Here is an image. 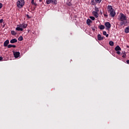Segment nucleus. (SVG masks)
Masks as SVG:
<instances>
[{"instance_id":"f257e3e1","label":"nucleus","mask_w":129,"mask_h":129,"mask_svg":"<svg viewBox=\"0 0 129 129\" xmlns=\"http://www.w3.org/2000/svg\"><path fill=\"white\" fill-rule=\"evenodd\" d=\"M119 21H120V26H123V25H125L127 23V17L125 15L120 13Z\"/></svg>"},{"instance_id":"f03ea898","label":"nucleus","mask_w":129,"mask_h":129,"mask_svg":"<svg viewBox=\"0 0 129 129\" xmlns=\"http://www.w3.org/2000/svg\"><path fill=\"white\" fill-rule=\"evenodd\" d=\"M108 13H109L110 17L112 18H114L115 16V11H114V9L112 8V6H108L107 8Z\"/></svg>"},{"instance_id":"7ed1b4c3","label":"nucleus","mask_w":129,"mask_h":129,"mask_svg":"<svg viewBox=\"0 0 129 129\" xmlns=\"http://www.w3.org/2000/svg\"><path fill=\"white\" fill-rule=\"evenodd\" d=\"M17 5L18 8L21 9V8H23L24 5H25V1L24 0H18L17 3Z\"/></svg>"},{"instance_id":"20e7f679","label":"nucleus","mask_w":129,"mask_h":129,"mask_svg":"<svg viewBox=\"0 0 129 129\" xmlns=\"http://www.w3.org/2000/svg\"><path fill=\"white\" fill-rule=\"evenodd\" d=\"M47 5H50V4H53V5H57V0H46Z\"/></svg>"},{"instance_id":"39448f33","label":"nucleus","mask_w":129,"mask_h":129,"mask_svg":"<svg viewBox=\"0 0 129 129\" xmlns=\"http://www.w3.org/2000/svg\"><path fill=\"white\" fill-rule=\"evenodd\" d=\"M104 25L107 28L106 30H109L110 28H111V24H110V23L109 22H106L104 24Z\"/></svg>"},{"instance_id":"423d86ee","label":"nucleus","mask_w":129,"mask_h":129,"mask_svg":"<svg viewBox=\"0 0 129 129\" xmlns=\"http://www.w3.org/2000/svg\"><path fill=\"white\" fill-rule=\"evenodd\" d=\"M14 55L15 58H19L20 57V53L19 52H14Z\"/></svg>"},{"instance_id":"0eeeda50","label":"nucleus","mask_w":129,"mask_h":129,"mask_svg":"<svg viewBox=\"0 0 129 129\" xmlns=\"http://www.w3.org/2000/svg\"><path fill=\"white\" fill-rule=\"evenodd\" d=\"M97 38H98V40L99 41H101V40H103V39H104V37H101V35L100 34H98Z\"/></svg>"},{"instance_id":"6e6552de","label":"nucleus","mask_w":129,"mask_h":129,"mask_svg":"<svg viewBox=\"0 0 129 129\" xmlns=\"http://www.w3.org/2000/svg\"><path fill=\"white\" fill-rule=\"evenodd\" d=\"M9 43H10V41L8 40L5 41L4 44V47H7V46L9 45Z\"/></svg>"},{"instance_id":"1a4fd4ad","label":"nucleus","mask_w":129,"mask_h":129,"mask_svg":"<svg viewBox=\"0 0 129 129\" xmlns=\"http://www.w3.org/2000/svg\"><path fill=\"white\" fill-rule=\"evenodd\" d=\"M115 51H121V48L119 46L117 45L115 47Z\"/></svg>"},{"instance_id":"9d476101","label":"nucleus","mask_w":129,"mask_h":129,"mask_svg":"<svg viewBox=\"0 0 129 129\" xmlns=\"http://www.w3.org/2000/svg\"><path fill=\"white\" fill-rule=\"evenodd\" d=\"M17 42L18 40H17L16 39H13L10 41V43H11V44H14V43H17Z\"/></svg>"},{"instance_id":"9b49d317","label":"nucleus","mask_w":129,"mask_h":129,"mask_svg":"<svg viewBox=\"0 0 129 129\" xmlns=\"http://www.w3.org/2000/svg\"><path fill=\"white\" fill-rule=\"evenodd\" d=\"M93 16H94V17H95V18H98V13H97L95 11L93 12Z\"/></svg>"},{"instance_id":"f8f14e48","label":"nucleus","mask_w":129,"mask_h":129,"mask_svg":"<svg viewBox=\"0 0 129 129\" xmlns=\"http://www.w3.org/2000/svg\"><path fill=\"white\" fill-rule=\"evenodd\" d=\"M90 23H92V21L89 19H87V24L88 25V26L90 25Z\"/></svg>"},{"instance_id":"ddd939ff","label":"nucleus","mask_w":129,"mask_h":129,"mask_svg":"<svg viewBox=\"0 0 129 129\" xmlns=\"http://www.w3.org/2000/svg\"><path fill=\"white\" fill-rule=\"evenodd\" d=\"M100 30H104V29H105V27H104V25H101L99 27Z\"/></svg>"},{"instance_id":"4468645a","label":"nucleus","mask_w":129,"mask_h":129,"mask_svg":"<svg viewBox=\"0 0 129 129\" xmlns=\"http://www.w3.org/2000/svg\"><path fill=\"white\" fill-rule=\"evenodd\" d=\"M16 31H23V28L17 26V27L16 28Z\"/></svg>"},{"instance_id":"2eb2a0df","label":"nucleus","mask_w":129,"mask_h":129,"mask_svg":"<svg viewBox=\"0 0 129 129\" xmlns=\"http://www.w3.org/2000/svg\"><path fill=\"white\" fill-rule=\"evenodd\" d=\"M125 33H129V26L127 27L124 30Z\"/></svg>"},{"instance_id":"dca6fc26","label":"nucleus","mask_w":129,"mask_h":129,"mask_svg":"<svg viewBox=\"0 0 129 129\" xmlns=\"http://www.w3.org/2000/svg\"><path fill=\"white\" fill-rule=\"evenodd\" d=\"M22 27H23V28H27V27H28V24H22Z\"/></svg>"},{"instance_id":"f3484780","label":"nucleus","mask_w":129,"mask_h":129,"mask_svg":"<svg viewBox=\"0 0 129 129\" xmlns=\"http://www.w3.org/2000/svg\"><path fill=\"white\" fill-rule=\"evenodd\" d=\"M102 0H95V2L97 3V4H100L101 3V1Z\"/></svg>"},{"instance_id":"a211bd4d","label":"nucleus","mask_w":129,"mask_h":129,"mask_svg":"<svg viewBox=\"0 0 129 129\" xmlns=\"http://www.w3.org/2000/svg\"><path fill=\"white\" fill-rule=\"evenodd\" d=\"M109 44L110 46H113V45H114L113 41H110L109 42Z\"/></svg>"},{"instance_id":"6ab92c4d","label":"nucleus","mask_w":129,"mask_h":129,"mask_svg":"<svg viewBox=\"0 0 129 129\" xmlns=\"http://www.w3.org/2000/svg\"><path fill=\"white\" fill-rule=\"evenodd\" d=\"M11 34H12V35H16L17 33H16V32H15V31H12Z\"/></svg>"},{"instance_id":"aec40b11","label":"nucleus","mask_w":129,"mask_h":129,"mask_svg":"<svg viewBox=\"0 0 129 129\" xmlns=\"http://www.w3.org/2000/svg\"><path fill=\"white\" fill-rule=\"evenodd\" d=\"M95 12H96L97 13V12H99V9H98V8L95 7Z\"/></svg>"},{"instance_id":"412c9836","label":"nucleus","mask_w":129,"mask_h":129,"mask_svg":"<svg viewBox=\"0 0 129 129\" xmlns=\"http://www.w3.org/2000/svg\"><path fill=\"white\" fill-rule=\"evenodd\" d=\"M18 40L19 41H23V37L20 36V37L18 38Z\"/></svg>"},{"instance_id":"4be33fe9","label":"nucleus","mask_w":129,"mask_h":129,"mask_svg":"<svg viewBox=\"0 0 129 129\" xmlns=\"http://www.w3.org/2000/svg\"><path fill=\"white\" fill-rule=\"evenodd\" d=\"M90 19H91V20H92V21H94V20H95V18L94 17H90Z\"/></svg>"},{"instance_id":"5701e85b","label":"nucleus","mask_w":129,"mask_h":129,"mask_svg":"<svg viewBox=\"0 0 129 129\" xmlns=\"http://www.w3.org/2000/svg\"><path fill=\"white\" fill-rule=\"evenodd\" d=\"M17 27H19L20 28H21L23 29V25L22 24H20L19 25H17Z\"/></svg>"},{"instance_id":"b1692460","label":"nucleus","mask_w":129,"mask_h":129,"mask_svg":"<svg viewBox=\"0 0 129 129\" xmlns=\"http://www.w3.org/2000/svg\"><path fill=\"white\" fill-rule=\"evenodd\" d=\"M13 47V45L9 44L8 45V48H12Z\"/></svg>"},{"instance_id":"393cba45","label":"nucleus","mask_w":129,"mask_h":129,"mask_svg":"<svg viewBox=\"0 0 129 129\" xmlns=\"http://www.w3.org/2000/svg\"><path fill=\"white\" fill-rule=\"evenodd\" d=\"M92 5H93V6H95V2L93 0L92 1Z\"/></svg>"},{"instance_id":"a878e982","label":"nucleus","mask_w":129,"mask_h":129,"mask_svg":"<svg viewBox=\"0 0 129 129\" xmlns=\"http://www.w3.org/2000/svg\"><path fill=\"white\" fill-rule=\"evenodd\" d=\"M103 34L104 35V36H105L107 34L106 31H103Z\"/></svg>"},{"instance_id":"bb28decb","label":"nucleus","mask_w":129,"mask_h":129,"mask_svg":"<svg viewBox=\"0 0 129 129\" xmlns=\"http://www.w3.org/2000/svg\"><path fill=\"white\" fill-rule=\"evenodd\" d=\"M125 56H126V54L125 53H124L122 57V58H125Z\"/></svg>"},{"instance_id":"cd10ccee","label":"nucleus","mask_w":129,"mask_h":129,"mask_svg":"<svg viewBox=\"0 0 129 129\" xmlns=\"http://www.w3.org/2000/svg\"><path fill=\"white\" fill-rule=\"evenodd\" d=\"M116 53L118 54V55L120 54V52L119 51V50L117 51Z\"/></svg>"},{"instance_id":"c85d7f7f","label":"nucleus","mask_w":129,"mask_h":129,"mask_svg":"<svg viewBox=\"0 0 129 129\" xmlns=\"http://www.w3.org/2000/svg\"><path fill=\"white\" fill-rule=\"evenodd\" d=\"M92 31H95V27H92Z\"/></svg>"},{"instance_id":"c756f323","label":"nucleus","mask_w":129,"mask_h":129,"mask_svg":"<svg viewBox=\"0 0 129 129\" xmlns=\"http://www.w3.org/2000/svg\"><path fill=\"white\" fill-rule=\"evenodd\" d=\"M3 22H4V19H1L0 20V24H2V23H3Z\"/></svg>"},{"instance_id":"7c9ffc66","label":"nucleus","mask_w":129,"mask_h":129,"mask_svg":"<svg viewBox=\"0 0 129 129\" xmlns=\"http://www.w3.org/2000/svg\"><path fill=\"white\" fill-rule=\"evenodd\" d=\"M3 8V4L0 3V9H2Z\"/></svg>"},{"instance_id":"2f4dec72","label":"nucleus","mask_w":129,"mask_h":129,"mask_svg":"<svg viewBox=\"0 0 129 129\" xmlns=\"http://www.w3.org/2000/svg\"><path fill=\"white\" fill-rule=\"evenodd\" d=\"M104 16L105 17V18H107V17H108V15L106 14H104Z\"/></svg>"},{"instance_id":"473e14b6","label":"nucleus","mask_w":129,"mask_h":129,"mask_svg":"<svg viewBox=\"0 0 129 129\" xmlns=\"http://www.w3.org/2000/svg\"><path fill=\"white\" fill-rule=\"evenodd\" d=\"M31 4H32V5H34V0H32Z\"/></svg>"},{"instance_id":"72a5a7b5","label":"nucleus","mask_w":129,"mask_h":129,"mask_svg":"<svg viewBox=\"0 0 129 129\" xmlns=\"http://www.w3.org/2000/svg\"><path fill=\"white\" fill-rule=\"evenodd\" d=\"M12 47H13V48H16V45H12Z\"/></svg>"},{"instance_id":"f704fd0d","label":"nucleus","mask_w":129,"mask_h":129,"mask_svg":"<svg viewBox=\"0 0 129 129\" xmlns=\"http://www.w3.org/2000/svg\"><path fill=\"white\" fill-rule=\"evenodd\" d=\"M126 63H127V64H129V60H126Z\"/></svg>"},{"instance_id":"c9c22d12","label":"nucleus","mask_w":129,"mask_h":129,"mask_svg":"<svg viewBox=\"0 0 129 129\" xmlns=\"http://www.w3.org/2000/svg\"><path fill=\"white\" fill-rule=\"evenodd\" d=\"M3 60V57H0V61Z\"/></svg>"},{"instance_id":"e433bc0d","label":"nucleus","mask_w":129,"mask_h":129,"mask_svg":"<svg viewBox=\"0 0 129 129\" xmlns=\"http://www.w3.org/2000/svg\"><path fill=\"white\" fill-rule=\"evenodd\" d=\"M106 38H108V34H106Z\"/></svg>"},{"instance_id":"4c0bfd02","label":"nucleus","mask_w":129,"mask_h":129,"mask_svg":"<svg viewBox=\"0 0 129 129\" xmlns=\"http://www.w3.org/2000/svg\"><path fill=\"white\" fill-rule=\"evenodd\" d=\"M68 5H69V6H71V3H70L69 4H68Z\"/></svg>"},{"instance_id":"58836bf2","label":"nucleus","mask_w":129,"mask_h":129,"mask_svg":"<svg viewBox=\"0 0 129 129\" xmlns=\"http://www.w3.org/2000/svg\"><path fill=\"white\" fill-rule=\"evenodd\" d=\"M126 48H129V46L128 45H126Z\"/></svg>"},{"instance_id":"ea45409f","label":"nucleus","mask_w":129,"mask_h":129,"mask_svg":"<svg viewBox=\"0 0 129 129\" xmlns=\"http://www.w3.org/2000/svg\"><path fill=\"white\" fill-rule=\"evenodd\" d=\"M27 18H30V17H29V15H27Z\"/></svg>"},{"instance_id":"a19ab883","label":"nucleus","mask_w":129,"mask_h":129,"mask_svg":"<svg viewBox=\"0 0 129 129\" xmlns=\"http://www.w3.org/2000/svg\"><path fill=\"white\" fill-rule=\"evenodd\" d=\"M39 2H42V0H39Z\"/></svg>"}]
</instances>
